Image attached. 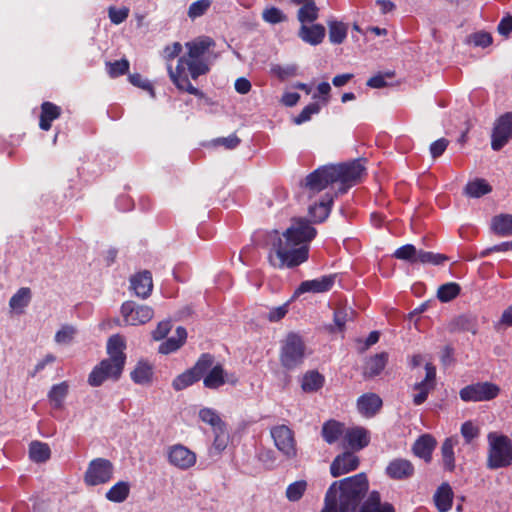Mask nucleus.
<instances>
[{
  "label": "nucleus",
  "mask_w": 512,
  "mask_h": 512,
  "mask_svg": "<svg viewBox=\"0 0 512 512\" xmlns=\"http://www.w3.org/2000/svg\"><path fill=\"white\" fill-rule=\"evenodd\" d=\"M317 230L305 218L292 220L282 235L278 230L268 234L271 246L267 259L275 269L294 268L309 258V243L316 237Z\"/></svg>",
  "instance_id": "obj_1"
},
{
  "label": "nucleus",
  "mask_w": 512,
  "mask_h": 512,
  "mask_svg": "<svg viewBox=\"0 0 512 512\" xmlns=\"http://www.w3.org/2000/svg\"><path fill=\"white\" fill-rule=\"evenodd\" d=\"M187 53L179 57L175 68L167 64V71L172 83L180 91L187 92L198 98H204V93L194 87L189 76L196 80L210 71L208 63L203 59L205 53L215 46V41L209 36H200L185 44Z\"/></svg>",
  "instance_id": "obj_2"
},
{
  "label": "nucleus",
  "mask_w": 512,
  "mask_h": 512,
  "mask_svg": "<svg viewBox=\"0 0 512 512\" xmlns=\"http://www.w3.org/2000/svg\"><path fill=\"white\" fill-rule=\"evenodd\" d=\"M368 489L366 474L359 473L334 481L325 496L335 503L339 512H358L365 501Z\"/></svg>",
  "instance_id": "obj_3"
},
{
  "label": "nucleus",
  "mask_w": 512,
  "mask_h": 512,
  "mask_svg": "<svg viewBox=\"0 0 512 512\" xmlns=\"http://www.w3.org/2000/svg\"><path fill=\"white\" fill-rule=\"evenodd\" d=\"M125 348V340L119 334L112 335L108 339L107 353L109 357L103 359L89 374L88 383L90 386L98 387L109 378L113 380L120 378L126 362Z\"/></svg>",
  "instance_id": "obj_4"
},
{
  "label": "nucleus",
  "mask_w": 512,
  "mask_h": 512,
  "mask_svg": "<svg viewBox=\"0 0 512 512\" xmlns=\"http://www.w3.org/2000/svg\"><path fill=\"white\" fill-rule=\"evenodd\" d=\"M488 454L486 466L496 470L512 464V443L508 436L490 432L487 435Z\"/></svg>",
  "instance_id": "obj_5"
},
{
  "label": "nucleus",
  "mask_w": 512,
  "mask_h": 512,
  "mask_svg": "<svg viewBox=\"0 0 512 512\" xmlns=\"http://www.w3.org/2000/svg\"><path fill=\"white\" fill-rule=\"evenodd\" d=\"M306 345L303 338L295 332H289L281 343L279 361L288 371L299 368L305 360Z\"/></svg>",
  "instance_id": "obj_6"
},
{
  "label": "nucleus",
  "mask_w": 512,
  "mask_h": 512,
  "mask_svg": "<svg viewBox=\"0 0 512 512\" xmlns=\"http://www.w3.org/2000/svg\"><path fill=\"white\" fill-rule=\"evenodd\" d=\"M335 183H340L339 192L346 193L348 189L356 185L365 174V167L361 159L340 164H330Z\"/></svg>",
  "instance_id": "obj_7"
},
{
  "label": "nucleus",
  "mask_w": 512,
  "mask_h": 512,
  "mask_svg": "<svg viewBox=\"0 0 512 512\" xmlns=\"http://www.w3.org/2000/svg\"><path fill=\"white\" fill-rule=\"evenodd\" d=\"M214 362V356L210 353L200 355L193 367L185 370L176 376L172 381V387L175 391H182L187 387L198 382L210 369Z\"/></svg>",
  "instance_id": "obj_8"
},
{
  "label": "nucleus",
  "mask_w": 512,
  "mask_h": 512,
  "mask_svg": "<svg viewBox=\"0 0 512 512\" xmlns=\"http://www.w3.org/2000/svg\"><path fill=\"white\" fill-rule=\"evenodd\" d=\"M500 387L492 382H477L463 387L459 396L464 402H484L497 398Z\"/></svg>",
  "instance_id": "obj_9"
},
{
  "label": "nucleus",
  "mask_w": 512,
  "mask_h": 512,
  "mask_svg": "<svg viewBox=\"0 0 512 512\" xmlns=\"http://www.w3.org/2000/svg\"><path fill=\"white\" fill-rule=\"evenodd\" d=\"M114 473L113 463L105 458H95L90 461L84 474L88 486H97L109 482Z\"/></svg>",
  "instance_id": "obj_10"
},
{
  "label": "nucleus",
  "mask_w": 512,
  "mask_h": 512,
  "mask_svg": "<svg viewBox=\"0 0 512 512\" xmlns=\"http://www.w3.org/2000/svg\"><path fill=\"white\" fill-rule=\"evenodd\" d=\"M276 448L288 459L297 456V447L294 432L287 425H276L270 429Z\"/></svg>",
  "instance_id": "obj_11"
},
{
  "label": "nucleus",
  "mask_w": 512,
  "mask_h": 512,
  "mask_svg": "<svg viewBox=\"0 0 512 512\" xmlns=\"http://www.w3.org/2000/svg\"><path fill=\"white\" fill-rule=\"evenodd\" d=\"M121 314L126 324L137 326L149 322L153 318L154 311L148 305H140L134 301H126L121 306Z\"/></svg>",
  "instance_id": "obj_12"
},
{
  "label": "nucleus",
  "mask_w": 512,
  "mask_h": 512,
  "mask_svg": "<svg viewBox=\"0 0 512 512\" xmlns=\"http://www.w3.org/2000/svg\"><path fill=\"white\" fill-rule=\"evenodd\" d=\"M167 461L171 466L185 471L195 466L197 455L183 444H174L167 448Z\"/></svg>",
  "instance_id": "obj_13"
},
{
  "label": "nucleus",
  "mask_w": 512,
  "mask_h": 512,
  "mask_svg": "<svg viewBox=\"0 0 512 512\" xmlns=\"http://www.w3.org/2000/svg\"><path fill=\"white\" fill-rule=\"evenodd\" d=\"M512 138V112L500 116L493 128L491 147L494 151L501 150Z\"/></svg>",
  "instance_id": "obj_14"
},
{
  "label": "nucleus",
  "mask_w": 512,
  "mask_h": 512,
  "mask_svg": "<svg viewBox=\"0 0 512 512\" xmlns=\"http://www.w3.org/2000/svg\"><path fill=\"white\" fill-rule=\"evenodd\" d=\"M436 387V367L432 363L425 364V377L422 381L413 385V389L417 391L413 396V404L415 406L422 405L428 398V395Z\"/></svg>",
  "instance_id": "obj_15"
},
{
  "label": "nucleus",
  "mask_w": 512,
  "mask_h": 512,
  "mask_svg": "<svg viewBox=\"0 0 512 512\" xmlns=\"http://www.w3.org/2000/svg\"><path fill=\"white\" fill-rule=\"evenodd\" d=\"M330 169V165L317 168L306 176L302 185L314 193L324 190L330 184L335 183L333 172Z\"/></svg>",
  "instance_id": "obj_16"
},
{
  "label": "nucleus",
  "mask_w": 512,
  "mask_h": 512,
  "mask_svg": "<svg viewBox=\"0 0 512 512\" xmlns=\"http://www.w3.org/2000/svg\"><path fill=\"white\" fill-rule=\"evenodd\" d=\"M337 275L329 274L320 278L306 280L300 283L294 292V297L304 293H324L330 291L335 283Z\"/></svg>",
  "instance_id": "obj_17"
},
{
  "label": "nucleus",
  "mask_w": 512,
  "mask_h": 512,
  "mask_svg": "<svg viewBox=\"0 0 512 512\" xmlns=\"http://www.w3.org/2000/svg\"><path fill=\"white\" fill-rule=\"evenodd\" d=\"M385 474L392 480H408L414 476L415 467L413 463L408 459L395 458L391 460L386 466Z\"/></svg>",
  "instance_id": "obj_18"
},
{
  "label": "nucleus",
  "mask_w": 512,
  "mask_h": 512,
  "mask_svg": "<svg viewBox=\"0 0 512 512\" xmlns=\"http://www.w3.org/2000/svg\"><path fill=\"white\" fill-rule=\"evenodd\" d=\"M360 464L359 457L351 451H345L337 455L330 465V473L333 477L354 471Z\"/></svg>",
  "instance_id": "obj_19"
},
{
  "label": "nucleus",
  "mask_w": 512,
  "mask_h": 512,
  "mask_svg": "<svg viewBox=\"0 0 512 512\" xmlns=\"http://www.w3.org/2000/svg\"><path fill=\"white\" fill-rule=\"evenodd\" d=\"M370 443L369 431L361 426L346 429L343 447L353 451H360Z\"/></svg>",
  "instance_id": "obj_20"
},
{
  "label": "nucleus",
  "mask_w": 512,
  "mask_h": 512,
  "mask_svg": "<svg viewBox=\"0 0 512 512\" xmlns=\"http://www.w3.org/2000/svg\"><path fill=\"white\" fill-rule=\"evenodd\" d=\"M130 288L136 296L146 299L153 290L152 274L148 270L136 273L130 278Z\"/></svg>",
  "instance_id": "obj_21"
},
{
  "label": "nucleus",
  "mask_w": 512,
  "mask_h": 512,
  "mask_svg": "<svg viewBox=\"0 0 512 512\" xmlns=\"http://www.w3.org/2000/svg\"><path fill=\"white\" fill-rule=\"evenodd\" d=\"M383 402L375 393H364L357 399L358 412L367 418L375 416L382 408Z\"/></svg>",
  "instance_id": "obj_22"
},
{
  "label": "nucleus",
  "mask_w": 512,
  "mask_h": 512,
  "mask_svg": "<svg viewBox=\"0 0 512 512\" xmlns=\"http://www.w3.org/2000/svg\"><path fill=\"white\" fill-rule=\"evenodd\" d=\"M436 444L437 442L432 435L423 434L413 444L412 451L415 456L429 462Z\"/></svg>",
  "instance_id": "obj_23"
},
{
  "label": "nucleus",
  "mask_w": 512,
  "mask_h": 512,
  "mask_svg": "<svg viewBox=\"0 0 512 512\" xmlns=\"http://www.w3.org/2000/svg\"><path fill=\"white\" fill-rule=\"evenodd\" d=\"M454 493L449 483H442L434 493L433 501L438 512H448L452 508Z\"/></svg>",
  "instance_id": "obj_24"
},
{
  "label": "nucleus",
  "mask_w": 512,
  "mask_h": 512,
  "mask_svg": "<svg viewBox=\"0 0 512 512\" xmlns=\"http://www.w3.org/2000/svg\"><path fill=\"white\" fill-rule=\"evenodd\" d=\"M358 512H396L394 506L389 502H382L381 495L374 490L369 493Z\"/></svg>",
  "instance_id": "obj_25"
},
{
  "label": "nucleus",
  "mask_w": 512,
  "mask_h": 512,
  "mask_svg": "<svg viewBox=\"0 0 512 512\" xmlns=\"http://www.w3.org/2000/svg\"><path fill=\"white\" fill-rule=\"evenodd\" d=\"M325 33L326 30L322 24H312L310 26L304 24L301 25L298 36L305 43L315 46L322 43Z\"/></svg>",
  "instance_id": "obj_26"
},
{
  "label": "nucleus",
  "mask_w": 512,
  "mask_h": 512,
  "mask_svg": "<svg viewBox=\"0 0 512 512\" xmlns=\"http://www.w3.org/2000/svg\"><path fill=\"white\" fill-rule=\"evenodd\" d=\"M62 109L60 106L50 102L44 101L41 104V113L39 119V127L43 131H48L52 127V122L61 116Z\"/></svg>",
  "instance_id": "obj_27"
},
{
  "label": "nucleus",
  "mask_w": 512,
  "mask_h": 512,
  "mask_svg": "<svg viewBox=\"0 0 512 512\" xmlns=\"http://www.w3.org/2000/svg\"><path fill=\"white\" fill-rule=\"evenodd\" d=\"M334 197L330 194H325L319 203H315L309 207V215L314 223L324 222L332 209Z\"/></svg>",
  "instance_id": "obj_28"
},
{
  "label": "nucleus",
  "mask_w": 512,
  "mask_h": 512,
  "mask_svg": "<svg viewBox=\"0 0 512 512\" xmlns=\"http://www.w3.org/2000/svg\"><path fill=\"white\" fill-rule=\"evenodd\" d=\"M203 385L207 389L216 390L226 383L225 371L220 363L213 362L212 366L202 377Z\"/></svg>",
  "instance_id": "obj_29"
},
{
  "label": "nucleus",
  "mask_w": 512,
  "mask_h": 512,
  "mask_svg": "<svg viewBox=\"0 0 512 512\" xmlns=\"http://www.w3.org/2000/svg\"><path fill=\"white\" fill-rule=\"evenodd\" d=\"M153 366L146 360H139L130 377L135 384L148 385L153 379Z\"/></svg>",
  "instance_id": "obj_30"
},
{
  "label": "nucleus",
  "mask_w": 512,
  "mask_h": 512,
  "mask_svg": "<svg viewBox=\"0 0 512 512\" xmlns=\"http://www.w3.org/2000/svg\"><path fill=\"white\" fill-rule=\"evenodd\" d=\"M490 230L497 236L509 237L512 235V215L501 213L491 219Z\"/></svg>",
  "instance_id": "obj_31"
},
{
  "label": "nucleus",
  "mask_w": 512,
  "mask_h": 512,
  "mask_svg": "<svg viewBox=\"0 0 512 512\" xmlns=\"http://www.w3.org/2000/svg\"><path fill=\"white\" fill-rule=\"evenodd\" d=\"M345 431L346 430L343 423L334 419H330L323 424L321 435L325 442L328 444H334L342 436L344 437Z\"/></svg>",
  "instance_id": "obj_32"
},
{
  "label": "nucleus",
  "mask_w": 512,
  "mask_h": 512,
  "mask_svg": "<svg viewBox=\"0 0 512 512\" xmlns=\"http://www.w3.org/2000/svg\"><path fill=\"white\" fill-rule=\"evenodd\" d=\"M325 384V377L317 370H309L302 376L301 389L305 393L319 391Z\"/></svg>",
  "instance_id": "obj_33"
},
{
  "label": "nucleus",
  "mask_w": 512,
  "mask_h": 512,
  "mask_svg": "<svg viewBox=\"0 0 512 512\" xmlns=\"http://www.w3.org/2000/svg\"><path fill=\"white\" fill-rule=\"evenodd\" d=\"M388 362V353L381 352L370 357L364 367V376L373 378L378 376L386 367Z\"/></svg>",
  "instance_id": "obj_34"
},
{
  "label": "nucleus",
  "mask_w": 512,
  "mask_h": 512,
  "mask_svg": "<svg viewBox=\"0 0 512 512\" xmlns=\"http://www.w3.org/2000/svg\"><path fill=\"white\" fill-rule=\"evenodd\" d=\"M187 331L184 327H177L176 336L162 342L158 348L159 353L167 355L177 351L186 341Z\"/></svg>",
  "instance_id": "obj_35"
},
{
  "label": "nucleus",
  "mask_w": 512,
  "mask_h": 512,
  "mask_svg": "<svg viewBox=\"0 0 512 512\" xmlns=\"http://www.w3.org/2000/svg\"><path fill=\"white\" fill-rule=\"evenodd\" d=\"M456 445V440L453 438H446L441 446V456L443 468L445 471L454 472L456 468L455 464V454H454V446Z\"/></svg>",
  "instance_id": "obj_36"
},
{
  "label": "nucleus",
  "mask_w": 512,
  "mask_h": 512,
  "mask_svg": "<svg viewBox=\"0 0 512 512\" xmlns=\"http://www.w3.org/2000/svg\"><path fill=\"white\" fill-rule=\"evenodd\" d=\"M492 191L491 185L482 178H477L466 184L464 192L467 196L472 198H480Z\"/></svg>",
  "instance_id": "obj_37"
},
{
  "label": "nucleus",
  "mask_w": 512,
  "mask_h": 512,
  "mask_svg": "<svg viewBox=\"0 0 512 512\" xmlns=\"http://www.w3.org/2000/svg\"><path fill=\"white\" fill-rule=\"evenodd\" d=\"M69 385L66 381L55 384L48 392V399L55 409H61L68 395Z\"/></svg>",
  "instance_id": "obj_38"
},
{
  "label": "nucleus",
  "mask_w": 512,
  "mask_h": 512,
  "mask_svg": "<svg viewBox=\"0 0 512 512\" xmlns=\"http://www.w3.org/2000/svg\"><path fill=\"white\" fill-rule=\"evenodd\" d=\"M31 301V290L28 287L20 288L9 300L10 308L17 312L23 313L25 307Z\"/></svg>",
  "instance_id": "obj_39"
},
{
  "label": "nucleus",
  "mask_w": 512,
  "mask_h": 512,
  "mask_svg": "<svg viewBox=\"0 0 512 512\" xmlns=\"http://www.w3.org/2000/svg\"><path fill=\"white\" fill-rule=\"evenodd\" d=\"M129 493V483L126 481H119L106 492L105 496L111 502L122 503L128 498Z\"/></svg>",
  "instance_id": "obj_40"
},
{
  "label": "nucleus",
  "mask_w": 512,
  "mask_h": 512,
  "mask_svg": "<svg viewBox=\"0 0 512 512\" xmlns=\"http://www.w3.org/2000/svg\"><path fill=\"white\" fill-rule=\"evenodd\" d=\"M318 17L319 8L316 6L315 0L304 3L297 12V19L301 25L313 23Z\"/></svg>",
  "instance_id": "obj_41"
},
{
  "label": "nucleus",
  "mask_w": 512,
  "mask_h": 512,
  "mask_svg": "<svg viewBox=\"0 0 512 512\" xmlns=\"http://www.w3.org/2000/svg\"><path fill=\"white\" fill-rule=\"evenodd\" d=\"M329 41L332 44H341L345 41L348 32V26L337 20L328 21Z\"/></svg>",
  "instance_id": "obj_42"
},
{
  "label": "nucleus",
  "mask_w": 512,
  "mask_h": 512,
  "mask_svg": "<svg viewBox=\"0 0 512 512\" xmlns=\"http://www.w3.org/2000/svg\"><path fill=\"white\" fill-rule=\"evenodd\" d=\"M51 456V450L48 444L39 441H33L29 445V457L36 463L46 462Z\"/></svg>",
  "instance_id": "obj_43"
},
{
  "label": "nucleus",
  "mask_w": 512,
  "mask_h": 512,
  "mask_svg": "<svg viewBox=\"0 0 512 512\" xmlns=\"http://www.w3.org/2000/svg\"><path fill=\"white\" fill-rule=\"evenodd\" d=\"M199 418L202 422L211 426L213 432L227 426L217 411L212 408L204 407L200 409Z\"/></svg>",
  "instance_id": "obj_44"
},
{
  "label": "nucleus",
  "mask_w": 512,
  "mask_h": 512,
  "mask_svg": "<svg viewBox=\"0 0 512 512\" xmlns=\"http://www.w3.org/2000/svg\"><path fill=\"white\" fill-rule=\"evenodd\" d=\"M461 287L456 282H449L439 286L437 290V298L442 303H447L459 296Z\"/></svg>",
  "instance_id": "obj_45"
},
{
  "label": "nucleus",
  "mask_w": 512,
  "mask_h": 512,
  "mask_svg": "<svg viewBox=\"0 0 512 512\" xmlns=\"http://www.w3.org/2000/svg\"><path fill=\"white\" fill-rule=\"evenodd\" d=\"M447 260H448V257L444 254L419 250L417 252L416 264L420 263V264L442 265Z\"/></svg>",
  "instance_id": "obj_46"
},
{
  "label": "nucleus",
  "mask_w": 512,
  "mask_h": 512,
  "mask_svg": "<svg viewBox=\"0 0 512 512\" xmlns=\"http://www.w3.org/2000/svg\"><path fill=\"white\" fill-rule=\"evenodd\" d=\"M212 5V0H197L192 2L187 10V16L192 21L205 15Z\"/></svg>",
  "instance_id": "obj_47"
},
{
  "label": "nucleus",
  "mask_w": 512,
  "mask_h": 512,
  "mask_svg": "<svg viewBox=\"0 0 512 512\" xmlns=\"http://www.w3.org/2000/svg\"><path fill=\"white\" fill-rule=\"evenodd\" d=\"M129 68L130 63L126 58H122L114 62H106L107 73L111 78H117L127 74Z\"/></svg>",
  "instance_id": "obj_48"
},
{
  "label": "nucleus",
  "mask_w": 512,
  "mask_h": 512,
  "mask_svg": "<svg viewBox=\"0 0 512 512\" xmlns=\"http://www.w3.org/2000/svg\"><path fill=\"white\" fill-rule=\"evenodd\" d=\"M307 489L305 480L295 481L288 485L286 489V497L289 501L296 502L302 498Z\"/></svg>",
  "instance_id": "obj_49"
},
{
  "label": "nucleus",
  "mask_w": 512,
  "mask_h": 512,
  "mask_svg": "<svg viewBox=\"0 0 512 512\" xmlns=\"http://www.w3.org/2000/svg\"><path fill=\"white\" fill-rule=\"evenodd\" d=\"M417 250L414 245L406 244L395 250L393 257L399 260L408 261L411 264H416Z\"/></svg>",
  "instance_id": "obj_50"
},
{
  "label": "nucleus",
  "mask_w": 512,
  "mask_h": 512,
  "mask_svg": "<svg viewBox=\"0 0 512 512\" xmlns=\"http://www.w3.org/2000/svg\"><path fill=\"white\" fill-rule=\"evenodd\" d=\"M262 18L270 24H278L287 20V16L277 7L266 8L262 12Z\"/></svg>",
  "instance_id": "obj_51"
},
{
  "label": "nucleus",
  "mask_w": 512,
  "mask_h": 512,
  "mask_svg": "<svg viewBox=\"0 0 512 512\" xmlns=\"http://www.w3.org/2000/svg\"><path fill=\"white\" fill-rule=\"evenodd\" d=\"M320 105L313 102L305 106L302 111L294 118V123L300 125L311 119V116L320 112Z\"/></svg>",
  "instance_id": "obj_52"
},
{
  "label": "nucleus",
  "mask_w": 512,
  "mask_h": 512,
  "mask_svg": "<svg viewBox=\"0 0 512 512\" xmlns=\"http://www.w3.org/2000/svg\"><path fill=\"white\" fill-rule=\"evenodd\" d=\"M214 433V440H213V448L217 452H222L225 450V448L228 445L229 442V434L227 431V426L220 428L219 430H216Z\"/></svg>",
  "instance_id": "obj_53"
},
{
  "label": "nucleus",
  "mask_w": 512,
  "mask_h": 512,
  "mask_svg": "<svg viewBox=\"0 0 512 512\" xmlns=\"http://www.w3.org/2000/svg\"><path fill=\"white\" fill-rule=\"evenodd\" d=\"M395 76L394 71H387L385 73H378L370 77L366 85L370 88L380 89L386 87L388 84L386 82V78H393Z\"/></svg>",
  "instance_id": "obj_54"
},
{
  "label": "nucleus",
  "mask_w": 512,
  "mask_h": 512,
  "mask_svg": "<svg viewBox=\"0 0 512 512\" xmlns=\"http://www.w3.org/2000/svg\"><path fill=\"white\" fill-rule=\"evenodd\" d=\"M108 16L113 24L119 25L128 18L129 9L127 7L117 9L114 6H110L108 9Z\"/></svg>",
  "instance_id": "obj_55"
},
{
  "label": "nucleus",
  "mask_w": 512,
  "mask_h": 512,
  "mask_svg": "<svg viewBox=\"0 0 512 512\" xmlns=\"http://www.w3.org/2000/svg\"><path fill=\"white\" fill-rule=\"evenodd\" d=\"M480 430L471 421H466L461 425V434L467 444L471 443L473 439L477 438Z\"/></svg>",
  "instance_id": "obj_56"
},
{
  "label": "nucleus",
  "mask_w": 512,
  "mask_h": 512,
  "mask_svg": "<svg viewBox=\"0 0 512 512\" xmlns=\"http://www.w3.org/2000/svg\"><path fill=\"white\" fill-rule=\"evenodd\" d=\"M75 332L76 331H75L74 327L65 325L59 331H57V333L55 335V341L57 343H64V344L69 343L72 341Z\"/></svg>",
  "instance_id": "obj_57"
},
{
  "label": "nucleus",
  "mask_w": 512,
  "mask_h": 512,
  "mask_svg": "<svg viewBox=\"0 0 512 512\" xmlns=\"http://www.w3.org/2000/svg\"><path fill=\"white\" fill-rule=\"evenodd\" d=\"M172 324L170 321L165 320L158 323L157 327L152 331V337L154 340L159 341L164 339L170 332Z\"/></svg>",
  "instance_id": "obj_58"
},
{
  "label": "nucleus",
  "mask_w": 512,
  "mask_h": 512,
  "mask_svg": "<svg viewBox=\"0 0 512 512\" xmlns=\"http://www.w3.org/2000/svg\"><path fill=\"white\" fill-rule=\"evenodd\" d=\"M288 306H289V303L287 302V303H284L283 305H280L278 307L271 308L269 313H268V315H267V319L270 322H278V321H280L288 313Z\"/></svg>",
  "instance_id": "obj_59"
},
{
  "label": "nucleus",
  "mask_w": 512,
  "mask_h": 512,
  "mask_svg": "<svg viewBox=\"0 0 512 512\" xmlns=\"http://www.w3.org/2000/svg\"><path fill=\"white\" fill-rule=\"evenodd\" d=\"M449 145V141L446 138H440L430 145V154L432 158H438L440 157L445 150L447 149Z\"/></svg>",
  "instance_id": "obj_60"
},
{
  "label": "nucleus",
  "mask_w": 512,
  "mask_h": 512,
  "mask_svg": "<svg viewBox=\"0 0 512 512\" xmlns=\"http://www.w3.org/2000/svg\"><path fill=\"white\" fill-rule=\"evenodd\" d=\"M492 36L487 32H477L472 35V42L475 46L486 48L492 44Z\"/></svg>",
  "instance_id": "obj_61"
},
{
  "label": "nucleus",
  "mask_w": 512,
  "mask_h": 512,
  "mask_svg": "<svg viewBox=\"0 0 512 512\" xmlns=\"http://www.w3.org/2000/svg\"><path fill=\"white\" fill-rule=\"evenodd\" d=\"M182 52V45L179 42H174L171 45H167L163 50V57L168 62L178 57Z\"/></svg>",
  "instance_id": "obj_62"
},
{
  "label": "nucleus",
  "mask_w": 512,
  "mask_h": 512,
  "mask_svg": "<svg viewBox=\"0 0 512 512\" xmlns=\"http://www.w3.org/2000/svg\"><path fill=\"white\" fill-rule=\"evenodd\" d=\"M348 319V313L345 309H336L333 315V321L338 331H343Z\"/></svg>",
  "instance_id": "obj_63"
},
{
  "label": "nucleus",
  "mask_w": 512,
  "mask_h": 512,
  "mask_svg": "<svg viewBox=\"0 0 512 512\" xmlns=\"http://www.w3.org/2000/svg\"><path fill=\"white\" fill-rule=\"evenodd\" d=\"M498 32L503 36H508L512 32V15L503 17L498 24Z\"/></svg>",
  "instance_id": "obj_64"
}]
</instances>
